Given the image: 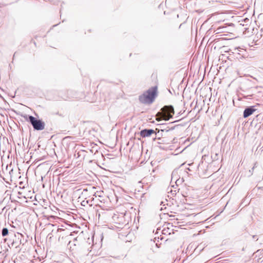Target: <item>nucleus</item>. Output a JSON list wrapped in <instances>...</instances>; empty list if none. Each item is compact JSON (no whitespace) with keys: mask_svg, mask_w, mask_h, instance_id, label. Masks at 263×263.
Masks as SVG:
<instances>
[{"mask_svg":"<svg viewBox=\"0 0 263 263\" xmlns=\"http://www.w3.org/2000/svg\"><path fill=\"white\" fill-rule=\"evenodd\" d=\"M158 95V87H152L142 95L139 96V99L141 103L146 104H152Z\"/></svg>","mask_w":263,"mask_h":263,"instance_id":"nucleus-1","label":"nucleus"},{"mask_svg":"<svg viewBox=\"0 0 263 263\" xmlns=\"http://www.w3.org/2000/svg\"><path fill=\"white\" fill-rule=\"evenodd\" d=\"M24 120L28 122L34 130H42L45 128V122L39 116H22Z\"/></svg>","mask_w":263,"mask_h":263,"instance_id":"nucleus-2","label":"nucleus"},{"mask_svg":"<svg viewBox=\"0 0 263 263\" xmlns=\"http://www.w3.org/2000/svg\"><path fill=\"white\" fill-rule=\"evenodd\" d=\"M136 134L139 135L142 138L150 137L153 135H155V137L153 138L154 140L156 139L157 134L156 131L153 129L144 128L142 129L140 132L136 133Z\"/></svg>","mask_w":263,"mask_h":263,"instance_id":"nucleus-3","label":"nucleus"},{"mask_svg":"<svg viewBox=\"0 0 263 263\" xmlns=\"http://www.w3.org/2000/svg\"><path fill=\"white\" fill-rule=\"evenodd\" d=\"M174 114V109L172 106L166 105L164 106L161 109V112H158L156 115H171Z\"/></svg>","mask_w":263,"mask_h":263,"instance_id":"nucleus-4","label":"nucleus"},{"mask_svg":"<svg viewBox=\"0 0 263 263\" xmlns=\"http://www.w3.org/2000/svg\"><path fill=\"white\" fill-rule=\"evenodd\" d=\"M157 122V125H165L164 121H168L170 119L168 118L170 116H154ZM173 118V116H170Z\"/></svg>","mask_w":263,"mask_h":263,"instance_id":"nucleus-5","label":"nucleus"},{"mask_svg":"<svg viewBox=\"0 0 263 263\" xmlns=\"http://www.w3.org/2000/svg\"><path fill=\"white\" fill-rule=\"evenodd\" d=\"M255 110L256 109L254 108V106H251L249 108H246L245 110L243 115H251L254 112Z\"/></svg>","mask_w":263,"mask_h":263,"instance_id":"nucleus-6","label":"nucleus"},{"mask_svg":"<svg viewBox=\"0 0 263 263\" xmlns=\"http://www.w3.org/2000/svg\"><path fill=\"white\" fill-rule=\"evenodd\" d=\"M8 229L6 228H3L2 230V235L3 237L8 235Z\"/></svg>","mask_w":263,"mask_h":263,"instance_id":"nucleus-7","label":"nucleus"},{"mask_svg":"<svg viewBox=\"0 0 263 263\" xmlns=\"http://www.w3.org/2000/svg\"><path fill=\"white\" fill-rule=\"evenodd\" d=\"M74 118H75V116H72V118L69 119V121H70V122L73 121V123H71V124L73 126L76 127L78 123H77V122H74Z\"/></svg>","mask_w":263,"mask_h":263,"instance_id":"nucleus-8","label":"nucleus"},{"mask_svg":"<svg viewBox=\"0 0 263 263\" xmlns=\"http://www.w3.org/2000/svg\"><path fill=\"white\" fill-rule=\"evenodd\" d=\"M155 123V121L153 120L152 119L150 118V119H148V120H146V123H143V124H145L146 123ZM146 126H150V125L148 124H147Z\"/></svg>","mask_w":263,"mask_h":263,"instance_id":"nucleus-9","label":"nucleus"},{"mask_svg":"<svg viewBox=\"0 0 263 263\" xmlns=\"http://www.w3.org/2000/svg\"><path fill=\"white\" fill-rule=\"evenodd\" d=\"M182 182H183V178H182L181 179H176L175 181L176 185L178 186L179 184L182 183Z\"/></svg>","mask_w":263,"mask_h":263,"instance_id":"nucleus-10","label":"nucleus"},{"mask_svg":"<svg viewBox=\"0 0 263 263\" xmlns=\"http://www.w3.org/2000/svg\"><path fill=\"white\" fill-rule=\"evenodd\" d=\"M81 122H82L83 123H88V124H90V125H92L94 124V122L90 121H81Z\"/></svg>","mask_w":263,"mask_h":263,"instance_id":"nucleus-11","label":"nucleus"},{"mask_svg":"<svg viewBox=\"0 0 263 263\" xmlns=\"http://www.w3.org/2000/svg\"><path fill=\"white\" fill-rule=\"evenodd\" d=\"M168 230H170V229L168 228L167 230H166L165 229H163L162 232L163 234H166L167 233H168L169 234H171V232H168Z\"/></svg>","mask_w":263,"mask_h":263,"instance_id":"nucleus-12","label":"nucleus"},{"mask_svg":"<svg viewBox=\"0 0 263 263\" xmlns=\"http://www.w3.org/2000/svg\"><path fill=\"white\" fill-rule=\"evenodd\" d=\"M177 175V173L173 171L172 174V180L173 179L175 176Z\"/></svg>","mask_w":263,"mask_h":263,"instance_id":"nucleus-13","label":"nucleus"},{"mask_svg":"<svg viewBox=\"0 0 263 263\" xmlns=\"http://www.w3.org/2000/svg\"><path fill=\"white\" fill-rule=\"evenodd\" d=\"M17 235H18V239H20V237L19 236L21 237H23V235L22 234H20V233H17Z\"/></svg>","mask_w":263,"mask_h":263,"instance_id":"nucleus-14","label":"nucleus"},{"mask_svg":"<svg viewBox=\"0 0 263 263\" xmlns=\"http://www.w3.org/2000/svg\"><path fill=\"white\" fill-rule=\"evenodd\" d=\"M171 193L173 195H176V191H171Z\"/></svg>","mask_w":263,"mask_h":263,"instance_id":"nucleus-15","label":"nucleus"},{"mask_svg":"<svg viewBox=\"0 0 263 263\" xmlns=\"http://www.w3.org/2000/svg\"><path fill=\"white\" fill-rule=\"evenodd\" d=\"M253 239H256V240H258V238H257V236L256 235H253Z\"/></svg>","mask_w":263,"mask_h":263,"instance_id":"nucleus-16","label":"nucleus"},{"mask_svg":"<svg viewBox=\"0 0 263 263\" xmlns=\"http://www.w3.org/2000/svg\"><path fill=\"white\" fill-rule=\"evenodd\" d=\"M190 120H191L192 121H195L196 120V119H195V118H193L191 119Z\"/></svg>","mask_w":263,"mask_h":263,"instance_id":"nucleus-17","label":"nucleus"},{"mask_svg":"<svg viewBox=\"0 0 263 263\" xmlns=\"http://www.w3.org/2000/svg\"><path fill=\"white\" fill-rule=\"evenodd\" d=\"M254 121H255V118H253V121L251 122V124H252L253 122H254Z\"/></svg>","mask_w":263,"mask_h":263,"instance_id":"nucleus-18","label":"nucleus"},{"mask_svg":"<svg viewBox=\"0 0 263 263\" xmlns=\"http://www.w3.org/2000/svg\"><path fill=\"white\" fill-rule=\"evenodd\" d=\"M255 165H256V164H255L254 166H255ZM254 167H255V166H254V167H253L252 168V171H253V170H254Z\"/></svg>","mask_w":263,"mask_h":263,"instance_id":"nucleus-19","label":"nucleus"},{"mask_svg":"<svg viewBox=\"0 0 263 263\" xmlns=\"http://www.w3.org/2000/svg\"><path fill=\"white\" fill-rule=\"evenodd\" d=\"M249 117V116H243V117H244L245 118H247V117Z\"/></svg>","mask_w":263,"mask_h":263,"instance_id":"nucleus-20","label":"nucleus"},{"mask_svg":"<svg viewBox=\"0 0 263 263\" xmlns=\"http://www.w3.org/2000/svg\"><path fill=\"white\" fill-rule=\"evenodd\" d=\"M259 189H261L263 190V186L261 187H259Z\"/></svg>","mask_w":263,"mask_h":263,"instance_id":"nucleus-21","label":"nucleus"},{"mask_svg":"<svg viewBox=\"0 0 263 263\" xmlns=\"http://www.w3.org/2000/svg\"><path fill=\"white\" fill-rule=\"evenodd\" d=\"M20 243H23V242H22L21 239L20 240Z\"/></svg>","mask_w":263,"mask_h":263,"instance_id":"nucleus-22","label":"nucleus"},{"mask_svg":"<svg viewBox=\"0 0 263 263\" xmlns=\"http://www.w3.org/2000/svg\"><path fill=\"white\" fill-rule=\"evenodd\" d=\"M9 117H10V118H12V116H9Z\"/></svg>","mask_w":263,"mask_h":263,"instance_id":"nucleus-23","label":"nucleus"},{"mask_svg":"<svg viewBox=\"0 0 263 263\" xmlns=\"http://www.w3.org/2000/svg\"><path fill=\"white\" fill-rule=\"evenodd\" d=\"M91 152L92 153H93V149H91Z\"/></svg>","mask_w":263,"mask_h":263,"instance_id":"nucleus-24","label":"nucleus"}]
</instances>
